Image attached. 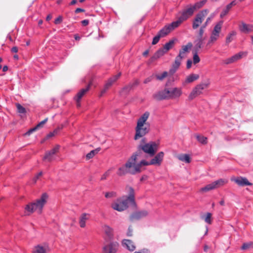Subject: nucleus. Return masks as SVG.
<instances>
[{"instance_id":"f257e3e1","label":"nucleus","mask_w":253,"mask_h":253,"mask_svg":"<svg viewBox=\"0 0 253 253\" xmlns=\"http://www.w3.org/2000/svg\"><path fill=\"white\" fill-rule=\"evenodd\" d=\"M181 87H173L165 88L153 95V98L157 100L167 99L177 100L182 95Z\"/></svg>"},{"instance_id":"f03ea898","label":"nucleus","mask_w":253,"mask_h":253,"mask_svg":"<svg viewBox=\"0 0 253 253\" xmlns=\"http://www.w3.org/2000/svg\"><path fill=\"white\" fill-rule=\"evenodd\" d=\"M48 198L46 193H43L40 198L27 204L24 209L25 214L30 215L35 212L41 214L44 206L47 202Z\"/></svg>"},{"instance_id":"7ed1b4c3","label":"nucleus","mask_w":253,"mask_h":253,"mask_svg":"<svg viewBox=\"0 0 253 253\" xmlns=\"http://www.w3.org/2000/svg\"><path fill=\"white\" fill-rule=\"evenodd\" d=\"M150 114L145 112L137 120L135 128V133L134 139L136 140L148 134L150 130V124L147 122Z\"/></svg>"},{"instance_id":"20e7f679","label":"nucleus","mask_w":253,"mask_h":253,"mask_svg":"<svg viewBox=\"0 0 253 253\" xmlns=\"http://www.w3.org/2000/svg\"><path fill=\"white\" fill-rule=\"evenodd\" d=\"M207 0H203L194 4H188L182 11L178 13L177 22L180 25L184 21L187 20L189 18L192 16L195 11L202 7L206 3Z\"/></svg>"},{"instance_id":"39448f33","label":"nucleus","mask_w":253,"mask_h":253,"mask_svg":"<svg viewBox=\"0 0 253 253\" xmlns=\"http://www.w3.org/2000/svg\"><path fill=\"white\" fill-rule=\"evenodd\" d=\"M137 154H133L125 164L128 172L132 174L141 172L144 169L143 167L146 166L145 160H142L139 163L137 162Z\"/></svg>"},{"instance_id":"423d86ee","label":"nucleus","mask_w":253,"mask_h":253,"mask_svg":"<svg viewBox=\"0 0 253 253\" xmlns=\"http://www.w3.org/2000/svg\"><path fill=\"white\" fill-rule=\"evenodd\" d=\"M145 139H142L141 143L138 146L139 150H142L150 156H153L158 150V144L154 141L145 143Z\"/></svg>"},{"instance_id":"0eeeda50","label":"nucleus","mask_w":253,"mask_h":253,"mask_svg":"<svg viewBox=\"0 0 253 253\" xmlns=\"http://www.w3.org/2000/svg\"><path fill=\"white\" fill-rule=\"evenodd\" d=\"M222 24L223 22L220 21L214 27L210 36V39L206 44V47L208 48L211 47L219 39L221 31Z\"/></svg>"},{"instance_id":"6e6552de","label":"nucleus","mask_w":253,"mask_h":253,"mask_svg":"<svg viewBox=\"0 0 253 253\" xmlns=\"http://www.w3.org/2000/svg\"><path fill=\"white\" fill-rule=\"evenodd\" d=\"M131 204L129 201L124 197L117 199L111 205V207L114 210L123 211L126 210L129 205Z\"/></svg>"},{"instance_id":"1a4fd4ad","label":"nucleus","mask_w":253,"mask_h":253,"mask_svg":"<svg viewBox=\"0 0 253 253\" xmlns=\"http://www.w3.org/2000/svg\"><path fill=\"white\" fill-rule=\"evenodd\" d=\"M210 84L208 82L205 83H201L195 86L188 95V98L189 100H192L197 96L202 93L203 90L207 88Z\"/></svg>"},{"instance_id":"9d476101","label":"nucleus","mask_w":253,"mask_h":253,"mask_svg":"<svg viewBox=\"0 0 253 253\" xmlns=\"http://www.w3.org/2000/svg\"><path fill=\"white\" fill-rule=\"evenodd\" d=\"M227 183V180L224 179H219L216 181L209 184L201 189V191L208 192L219 188Z\"/></svg>"},{"instance_id":"9b49d317","label":"nucleus","mask_w":253,"mask_h":253,"mask_svg":"<svg viewBox=\"0 0 253 253\" xmlns=\"http://www.w3.org/2000/svg\"><path fill=\"white\" fill-rule=\"evenodd\" d=\"M179 26V24L176 20L169 24L166 25L159 32L158 34L162 37H164L168 35L171 31L178 27Z\"/></svg>"},{"instance_id":"f8f14e48","label":"nucleus","mask_w":253,"mask_h":253,"mask_svg":"<svg viewBox=\"0 0 253 253\" xmlns=\"http://www.w3.org/2000/svg\"><path fill=\"white\" fill-rule=\"evenodd\" d=\"M165 154L163 152H160L150 161L145 160L146 166L150 165L160 166L163 161Z\"/></svg>"},{"instance_id":"ddd939ff","label":"nucleus","mask_w":253,"mask_h":253,"mask_svg":"<svg viewBox=\"0 0 253 253\" xmlns=\"http://www.w3.org/2000/svg\"><path fill=\"white\" fill-rule=\"evenodd\" d=\"M50 248L47 243H43L35 245L31 251V253H49Z\"/></svg>"},{"instance_id":"4468645a","label":"nucleus","mask_w":253,"mask_h":253,"mask_svg":"<svg viewBox=\"0 0 253 253\" xmlns=\"http://www.w3.org/2000/svg\"><path fill=\"white\" fill-rule=\"evenodd\" d=\"M121 73H119L118 74L113 76L109 78L106 83L105 84L104 88L101 91L100 96L103 95L104 93L113 84H114L120 77Z\"/></svg>"},{"instance_id":"2eb2a0df","label":"nucleus","mask_w":253,"mask_h":253,"mask_svg":"<svg viewBox=\"0 0 253 253\" xmlns=\"http://www.w3.org/2000/svg\"><path fill=\"white\" fill-rule=\"evenodd\" d=\"M119 244L112 242L103 247V253H116L118 249Z\"/></svg>"},{"instance_id":"dca6fc26","label":"nucleus","mask_w":253,"mask_h":253,"mask_svg":"<svg viewBox=\"0 0 253 253\" xmlns=\"http://www.w3.org/2000/svg\"><path fill=\"white\" fill-rule=\"evenodd\" d=\"M231 180L234 181L237 184H238L240 186L252 185V183L248 181V179L246 177H243L241 176L237 177H233L231 178Z\"/></svg>"},{"instance_id":"f3484780","label":"nucleus","mask_w":253,"mask_h":253,"mask_svg":"<svg viewBox=\"0 0 253 253\" xmlns=\"http://www.w3.org/2000/svg\"><path fill=\"white\" fill-rule=\"evenodd\" d=\"M126 190L128 193V195L124 196L129 201V202L132 205H135L134 190L131 186H127L126 187Z\"/></svg>"},{"instance_id":"a211bd4d","label":"nucleus","mask_w":253,"mask_h":253,"mask_svg":"<svg viewBox=\"0 0 253 253\" xmlns=\"http://www.w3.org/2000/svg\"><path fill=\"white\" fill-rule=\"evenodd\" d=\"M89 88H90V84L88 85L85 88H83L81 90H80L78 92L76 96L74 97V99L76 101L77 106L78 107H80L81 99L84 95V94L89 90Z\"/></svg>"},{"instance_id":"6ab92c4d","label":"nucleus","mask_w":253,"mask_h":253,"mask_svg":"<svg viewBox=\"0 0 253 253\" xmlns=\"http://www.w3.org/2000/svg\"><path fill=\"white\" fill-rule=\"evenodd\" d=\"M192 46L193 45L191 42H188L186 45L182 46L181 49L179 50V53L177 56L182 59L185 57L187 54L190 52Z\"/></svg>"},{"instance_id":"aec40b11","label":"nucleus","mask_w":253,"mask_h":253,"mask_svg":"<svg viewBox=\"0 0 253 253\" xmlns=\"http://www.w3.org/2000/svg\"><path fill=\"white\" fill-rule=\"evenodd\" d=\"M199 78V75L198 74H191L186 77L185 79L182 82V84L183 86L186 85L197 80Z\"/></svg>"},{"instance_id":"412c9836","label":"nucleus","mask_w":253,"mask_h":253,"mask_svg":"<svg viewBox=\"0 0 253 253\" xmlns=\"http://www.w3.org/2000/svg\"><path fill=\"white\" fill-rule=\"evenodd\" d=\"M90 214L86 213H83L79 217V223L81 228H85L86 226V222L89 220Z\"/></svg>"},{"instance_id":"4be33fe9","label":"nucleus","mask_w":253,"mask_h":253,"mask_svg":"<svg viewBox=\"0 0 253 253\" xmlns=\"http://www.w3.org/2000/svg\"><path fill=\"white\" fill-rule=\"evenodd\" d=\"M162 48H160L158 50H157L153 56L150 58L148 61V64H150L153 63L155 60H157L162 56H163L166 53H167Z\"/></svg>"},{"instance_id":"5701e85b","label":"nucleus","mask_w":253,"mask_h":253,"mask_svg":"<svg viewBox=\"0 0 253 253\" xmlns=\"http://www.w3.org/2000/svg\"><path fill=\"white\" fill-rule=\"evenodd\" d=\"M182 58L177 56L175 59L174 63L172 66V68L169 70V73L171 75H173L179 68L181 61Z\"/></svg>"},{"instance_id":"b1692460","label":"nucleus","mask_w":253,"mask_h":253,"mask_svg":"<svg viewBox=\"0 0 253 253\" xmlns=\"http://www.w3.org/2000/svg\"><path fill=\"white\" fill-rule=\"evenodd\" d=\"M123 246L130 251H133L135 249V246L132 241L128 239H124L122 241Z\"/></svg>"},{"instance_id":"393cba45","label":"nucleus","mask_w":253,"mask_h":253,"mask_svg":"<svg viewBox=\"0 0 253 253\" xmlns=\"http://www.w3.org/2000/svg\"><path fill=\"white\" fill-rule=\"evenodd\" d=\"M239 29L242 32L248 33L253 31V25L242 23L239 26Z\"/></svg>"},{"instance_id":"a878e982","label":"nucleus","mask_w":253,"mask_h":253,"mask_svg":"<svg viewBox=\"0 0 253 253\" xmlns=\"http://www.w3.org/2000/svg\"><path fill=\"white\" fill-rule=\"evenodd\" d=\"M209 12V11L207 9L202 10L196 14V17L198 18L200 21L203 22V21H204L206 17L207 16Z\"/></svg>"},{"instance_id":"bb28decb","label":"nucleus","mask_w":253,"mask_h":253,"mask_svg":"<svg viewBox=\"0 0 253 253\" xmlns=\"http://www.w3.org/2000/svg\"><path fill=\"white\" fill-rule=\"evenodd\" d=\"M242 55H243V53H242V52H240L238 54H236L233 55V56H232L231 57L227 59L226 60V63L230 64V63H233L234 62H235V61H237L238 60L241 59L242 57Z\"/></svg>"},{"instance_id":"cd10ccee","label":"nucleus","mask_w":253,"mask_h":253,"mask_svg":"<svg viewBox=\"0 0 253 253\" xmlns=\"http://www.w3.org/2000/svg\"><path fill=\"white\" fill-rule=\"evenodd\" d=\"M148 214L146 211H142L137 212L132 215V218L139 219L143 217L146 216Z\"/></svg>"},{"instance_id":"c85d7f7f","label":"nucleus","mask_w":253,"mask_h":253,"mask_svg":"<svg viewBox=\"0 0 253 253\" xmlns=\"http://www.w3.org/2000/svg\"><path fill=\"white\" fill-rule=\"evenodd\" d=\"M179 160L184 162L186 163H190L191 162V159L188 154H180L177 156Z\"/></svg>"},{"instance_id":"c756f323","label":"nucleus","mask_w":253,"mask_h":253,"mask_svg":"<svg viewBox=\"0 0 253 253\" xmlns=\"http://www.w3.org/2000/svg\"><path fill=\"white\" fill-rule=\"evenodd\" d=\"M174 42L173 40L169 41L168 42L166 43L162 47L165 49V51L167 52L170 49H171L174 45Z\"/></svg>"},{"instance_id":"7c9ffc66","label":"nucleus","mask_w":253,"mask_h":253,"mask_svg":"<svg viewBox=\"0 0 253 253\" xmlns=\"http://www.w3.org/2000/svg\"><path fill=\"white\" fill-rule=\"evenodd\" d=\"M43 160L46 161L48 162H51L54 160V155L49 151L45 153L44 156L43 158Z\"/></svg>"},{"instance_id":"2f4dec72","label":"nucleus","mask_w":253,"mask_h":253,"mask_svg":"<svg viewBox=\"0 0 253 253\" xmlns=\"http://www.w3.org/2000/svg\"><path fill=\"white\" fill-rule=\"evenodd\" d=\"M100 150V148H98L95 150L91 151L89 153L86 154V158L87 160H89L93 158L98 152Z\"/></svg>"},{"instance_id":"473e14b6","label":"nucleus","mask_w":253,"mask_h":253,"mask_svg":"<svg viewBox=\"0 0 253 253\" xmlns=\"http://www.w3.org/2000/svg\"><path fill=\"white\" fill-rule=\"evenodd\" d=\"M205 40V38L198 37V39L196 41L195 46L196 48L200 49L202 47Z\"/></svg>"},{"instance_id":"72a5a7b5","label":"nucleus","mask_w":253,"mask_h":253,"mask_svg":"<svg viewBox=\"0 0 253 253\" xmlns=\"http://www.w3.org/2000/svg\"><path fill=\"white\" fill-rule=\"evenodd\" d=\"M236 32L235 31H233L229 33L226 38V42L227 43L231 42L233 40V37L236 35Z\"/></svg>"},{"instance_id":"f704fd0d","label":"nucleus","mask_w":253,"mask_h":253,"mask_svg":"<svg viewBox=\"0 0 253 253\" xmlns=\"http://www.w3.org/2000/svg\"><path fill=\"white\" fill-rule=\"evenodd\" d=\"M202 23L201 21H200V20L197 18L196 16L194 18L193 23H192V28L193 29H197L200 25Z\"/></svg>"},{"instance_id":"c9c22d12","label":"nucleus","mask_w":253,"mask_h":253,"mask_svg":"<svg viewBox=\"0 0 253 253\" xmlns=\"http://www.w3.org/2000/svg\"><path fill=\"white\" fill-rule=\"evenodd\" d=\"M196 137L197 140L201 143L203 144H206L208 142L207 141V137H205L203 135H196Z\"/></svg>"},{"instance_id":"e433bc0d","label":"nucleus","mask_w":253,"mask_h":253,"mask_svg":"<svg viewBox=\"0 0 253 253\" xmlns=\"http://www.w3.org/2000/svg\"><path fill=\"white\" fill-rule=\"evenodd\" d=\"M103 230L107 236H111L113 235V230L110 226L108 225H104L103 226Z\"/></svg>"},{"instance_id":"4c0bfd02","label":"nucleus","mask_w":253,"mask_h":253,"mask_svg":"<svg viewBox=\"0 0 253 253\" xmlns=\"http://www.w3.org/2000/svg\"><path fill=\"white\" fill-rule=\"evenodd\" d=\"M114 168H112L107 170L101 176V180H103L106 179L112 172Z\"/></svg>"},{"instance_id":"58836bf2","label":"nucleus","mask_w":253,"mask_h":253,"mask_svg":"<svg viewBox=\"0 0 253 253\" xmlns=\"http://www.w3.org/2000/svg\"><path fill=\"white\" fill-rule=\"evenodd\" d=\"M126 172H128L127 169H126L125 166L120 168L117 173L119 176H122L125 175Z\"/></svg>"},{"instance_id":"ea45409f","label":"nucleus","mask_w":253,"mask_h":253,"mask_svg":"<svg viewBox=\"0 0 253 253\" xmlns=\"http://www.w3.org/2000/svg\"><path fill=\"white\" fill-rule=\"evenodd\" d=\"M16 106L18 113L21 114H24L26 113L25 108L23 107L22 105H21L20 104L16 103Z\"/></svg>"},{"instance_id":"a19ab883","label":"nucleus","mask_w":253,"mask_h":253,"mask_svg":"<svg viewBox=\"0 0 253 253\" xmlns=\"http://www.w3.org/2000/svg\"><path fill=\"white\" fill-rule=\"evenodd\" d=\"M117 196V193L116 192L111 191L109 192H106L105 194V197L106 198H112Z\"/></svg>"},{"instance_id":"79ce46f5","label":"nucleus","mask_w":253,"mask_h":253,"mask_svg":"<svg viewBox=\"0 0 253 253\" xmlns=\"http://www.w3.org/2000/svg\"><path fill=\"white\" fill-rule=\"evenodd\" d=\"M168 76V72H164L161 75H156V77L158 80L162 81Z\"/></svg>"},{"instance_id":"37998d69","label":"nucleus","mask_w":253,"mask_h":253,"mask_svg":"<svg viewBox=\"0 0 253 253\" xmlns=\"http://www.w3.org/2000/svg\"><path fill=\"white\" fill-rule=\"evenodd\" d=\"M230 9L231 8L229 7L228 5H227L226 8L220 13V17L223 18L224 16H225L228 13Z\"/></svg>"},{"instance_id":"c03bdc74","label":"nucleus","mask_w":253,"mask_h":253,"mask_svg":"<svg viewBox=\"0 0 253 253\" xmlns=\"http://www.w3.org/2000/svg\"><path fill=\"white\" fill-rule=\"evenodd\" d=\"M211 214L210 212H208L206 214L205 218V222L208 224H211Z\"/></svg>"},{"instance_id":"a18cd8bd","label":"nucleus","mask_w":253,"mask_h":253,"mask_svg":"<svg viewBox=\"0 0 253 253\" xmlns=\"http://www.w3.org/2000/svg\"><path fill=\"white\" fill-rule=\"evenodd\" d=\"M207 26H206L205 25H203L201 28H200V30L199 31V36H198V37H201V38H204L203 37V35H204V31H205V28Z\"/></svg>"},{"instance_id":"49530a36","label":"nucleus","mask_w":253,"mask_h":253,"mask_svg":"<svg viewBox=\"0 0 253 253\" xmlns=\"http://www.w3.org/2000/svg\"><path fill=\"white\" fill-rule=\"evenodd\" d=\"M59 148L60 146L56 145L54 148H53L50 151H49L50 152V153L53 155H54L59 152Z\"/></svg>"},{"instance_id":"de8ad7c7","label":"nucleus","mask_w":253,"mask_h":253,"mask_svg":"<svg viewBox=\"0 0 253 253\" xmlns=\"http://www.w3.org/2000/svg\"><path fill=\"white\" fill-rule=\"evenodd\" d=\"M161 38H162V37L159 34H158V35L157 36H156L155 37H154L152 44L153 45H155V44H157L159 42L160 39Z\"/></svg>"},{"instance_id":"09e8293b","label":"nucleus","mask_w":253,"mask_h":253,"mask_svg":"<svg viewBox=\"0 0 253 253\" xmlns=\"http://www.w3.org/2000/svg\"><path fill=\"white\" fill-rule=\"evenodd\" d=\"M193 60V63L194 64L198 63L200 61V57H199V56L197 53H195L194 54Z\"/></svg>"},{"instance_id":"8fccbe9b","label":"nucleus","mask_w":253,"mask_h":253,"mask_svg":"<svg viewBox=\"0 0 253 253\" xmlns=\"http://www.w3.org/2000/svg\"><path fill=\"white\" fill-rule=\"evenodd\" d=\"M215 14L214 13H212L210 15L209 17H208L206 21L205 22V23L203 24L207 26L208 24L211 22V21L212 20V19L214 17Z\"/></svg>"},{"instance_id":"3c124183","label":"nucleus","mask_w":253,"mask_h":253,"mask_svg":"<svg viewBox=\"0 0 253 253\" xmlns=\"http://www.w3.org/2000/svg\"><path fill=\"white\" fill-rule=\"evenodd\" d=\"M131 87H132V85L130 84L126 86L122 89L121 92L123 93V92H126V93H127V92H128L130 91V90L131 89Z\"/></svg>"},{"instance_id":"603ef678","label":"nucleus","mask_w":253,"mask_h":253,"mask_svg":"<svg viewBox=\"0 0 253 253\" xmlns=\"http://www.w3.org/2000/svg\"><path fill=\"white\" fill-rule=\"evenodd\" d=\"M47 119L46 118V119H44L43 121L40 122L39 124H38L36 126V127H37V129L40 127H42L43 126V125L47 122Z\"/></svg>"},{"instance_id":"864d4df0","label":"nucleus","mask_w":253,"mask_h":253,"mask_svg":"<svg viewBox=\"0 0 253 253\" xmlns=\"http://www.w3.org/2000/svg\"><path fill=\"white\" fill-rule=\"evenodd\" d=\"M42 171L38 173L33 179V180L34 181V183H36L37 179L42 175Z\"/></svg>"},{"instance_id":"5fc2aeb1","label":"nucleus","mask_w":253,"mask_h":253,"mask_svg":"<svg viewBox=\"0 0 253 253\" xmlns=\"http://www.w3.org/2000/svg\"><path fill=\"white\" fill-rule=\"evenodd\" d=\"M62 17L61 16H58L54 21V23L55 24H58L62 22Z\"/></svg>"},{"instance_id":"6e6d98bb","label":"nucleus","mask_w":253,"mask_h":253,"mask_svg":"<svg viewBox=\"0 0 253 253\" xmlns=\"http://www.w3.org/2000/svg\"><path fill=\"white\" fill-rule=\"evenodd\" d=\"M58 132V130L57 129H55L54 130L53 132H50L47 135V138H49V137H51L52 136H54L55 134H56Z\"/></svg>"},{"instance_id":"4d7b16f0","label":"nucleus","mask_w":253,"mask_h":253,"mask_svg":"<svg viewBox=\"0 0 253 253\" xmlns=\"http://www.w3.org/2000/svg\"><path fill=\"white\" fill-rule=\"evenodd\" d=\"M251 246V244L250 243H245L243 245L242 247V249L243 250H247L249 249Z\"/></svg>"},{"instance_id":"13d9d810","label":"nucleus","mask_w":253,"mask_h":253,"mask_svg":"<svg viewBox=\"0 0 253 253\" xmlns=\"http://www.w3.org/2000/svg\"><path fill=\"white\" fill-rule=\"evenodd\" d=\"M36 129H37V127L35 126V127L30 129L26 133H25V135H30L33 131H35Z\"/></svg>"},{"instance_id":"bf43d9fd","label":"nucleus","mask_w":253,"mask_h":253,"mask_svg":"<svg viewBox=\"0 0 253 253\" xmlns=\"http://www.w3.org/2000/svg\"><path fill=\"white\" fill-rule=\"evenodd\" d=\"M133 253H149V251L148 249H143L140 251L134 252Z\"/></svg>"},{"instance_id":"052dcab7","label":"nucleus","mask_w":253,"mask_h":253,"mask_svg":"<svg viewBox=\"0 0 253 253\" xmlns=\"http://www.w3.org/2000/svg\"><path fill=\"white\" fill-rule=\"evenodd\" d=\"M127 235L128 236H131L132 235V229L131 227H129L127 232Z\"/></svg>"},{"instance_id":"680f3d73","label":"nucleus","mask_w":253,"mask_h":253,"mask_svg":"<svg viewBox=\"0 0 253 253\" xmlns=\"http://www.w3.org/2000/svg\"><path fill=\"white\" fill-rule=\"evenodd\" d=\"M192 62L190 60H188L187 61L186 67L187 69H190L191 67Z\"/></svg>"},{"instance_id":"e2e57ef3","label":"nucleus","mask_w":253,"mask_h":253,"mask_svg":"<svg viewBox=\"0 0 253 253\" xmlns=\"http://www.w3.org/2000/svg\"><path fill=\"white\" fill-rule=\"evenodd\" d=\"M81 23H82V24L83 26H87L88 23H89V20H84L83 21H81Z\"/></svg>"},{"instance_id":"0e129e2a","label":"nucleus","mask_w":253,"mask_h":253,"mask_svg":"<svg viewBox=\"0 0 253 253\" xmlns=\"http://www.w3.org/2000/svg\"><path fill=\"white\" fill-rule=\"evenodd\" d=\"M84 9H82V8H77L76 10H75V13H79V12H84Z\"/></svg>"},{"instance_id":"69168bd1","label":"nucleus","mask_w":253,"mask_h":253,"mask_svg":"<svg viewBox=\"0 0 253 253\" xmlns=\"http://www.w3.org/2000/svg\"><path fill=\"white\" fill-rule=\"evenodd\" d=\"M12 52L17 53L18 52V48L16 46H14L11 48V50Z\"/></svg>"},{"instance_id":"338daca9","label":"nucleus","mask_w":253,"mask_h":253,"mask_svg":"<svg viewBox=\"0 0 253 253\" xmlns=\"http://www.w3.org/2000/svg\"><path fill=\"white\" fill-rule=\"evenodd\" d=\"M236 4V3L235 2V0H233L231 2H230L229 4H228V5L229 7H230L231 8V7L235 5Z\"/></svg>"},{"instance_id":"774afa93","label":"nucleus","mask_w":253,"mask_h":253,"mask_svg":"<svg viewBox=\"0 0 253 253\" xmlns=\"http://www.w3.org/2000/svg\"><path fill=\"white\" fill-rule=\"evenodd\" d=\"M151 80H152V78L151 77H149V78H147L146 79H145L144 80V83L147 84L148 82H150Z\"/></svg>"}]
</instances>
